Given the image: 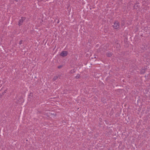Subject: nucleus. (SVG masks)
I'll return each mask as SVG.
<instances>
[{
  "label": "nucleus",
  "instance_id": "obj_5",
  "mask_svg": "<svg viewBox=\"0 0 150 150\" xmlns=\"http://www.w3.org/2000/svg\"><path fill=\"white\" fill-rule=\"evenodd\" d=\"M107 55L108 57H110L111 56V53H108L107 54Z\"/></svg>",
  "mask_w": 150,
  "mask_h": 150
},
{
  "label": "nucleus",
  "instance_id": "obj_2",
  "mask_svg": "<svg viewBox=\"0 0 150 150\" xmlns=\"http://www.w3.org/2000/svg\"><path fill=\"white\" fill-rule=\"evenodd\" d=\"M67 54L68 53L67 51H64L62 52L61 54V55L63 57H64L67 56Z\"/></svg>",
  "mask_w": 150,
  "mask_h": 150
},
{
  "label": "nucleus",
  "instance_id": "obj_1",
  "mask_svg": "<svg viewBox=\"0 0 150 150\" xmlns=\"http://www.w3.org/2000/svg\"><path fill=\"white\" fill-rule=\"evenodd\" d=\"M114 28L115 29H117L119 27V23L117 21L115 22L114 24L113 25Z\"/></svg>",
  "mask_w": 150,
  "mask_h": 150
},
{
  "label": "nucleus",
  "instance_id": "obj_6",
  "mask_svg": "<svg viewBox=\"0 0 150 150\" xmlns=\"http://www.w3.org/2000/svg\"><path fill=\"white\" fill-rule=\"evenodd\" d=\"M39 1H45L46 0H38Z\"/></svg>",
  "mask_w": 150,
  "mask_h": 150
},
{
  "label": "nucleus",
  "instance_id": "obj_4",
  "mask_svg": "<svg viewBox=\"0 0 150 150\" xmlns=\"http://www.w3.org/2000/svg\"><path fill=\"white\" fill-rule=\"evenodd\" d=\"M145 72V70L144 69H142L141 72L142 74H144Z\"/></svg>",
  "mask_w": 150,
  "mask_h": 150
},
{
  "label": "nucleus",
  "instance_id": "obj_7",
  "mask_svg": "<svg viewBox=\"0 0 150 150\" xmlns=\"http://www.w3.org/2000/svg\"><path fill=\"white\" fill-rule=\"evenodd\" d=\"M19 44L20 45L21 44V41L20 42H19Z\"/></svg>",
  "mask_w": 150,
  "mask_h": 150
},
{
  "label": "nucleus",
  "instance_id": "obj_3",
  "mask_svg": "<svg viewBox=\"0 0 150 150\" xmlns=\"http://www.w3.org/2000/svg\"><path fill=\"white\" fill-rule=\"evenodd\" d=\"M24 19V18H22L18 22L19 25H20L22 24L23 22V20Z\"/></svg>",
  "mask_w": 150,
  "mask_h": 150
},
{
  "label": "nucleus",
  "instance_id": "obj_8",
  "mask_svg": "<svg viewBox=\"0 0 150 150\" xmlns=\"http://www.w3.org/2000/svg\"><path fill=\"white\" fill-rule=\"evenodd\" d=\"M61 67V66L58 67V68H60Z\"/></svg>",
  "mask_w": 150,
  "mask_h": 150
}]
</instances>
